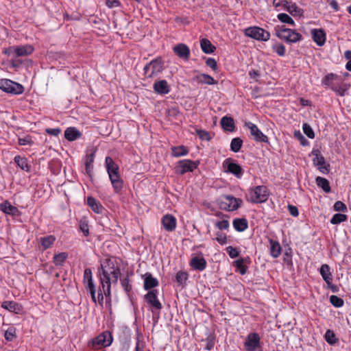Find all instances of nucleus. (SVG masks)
Here are the masks:
<instances>
[{
    "label": "nucleus",
    "instance_id": "1",
    "mask_svg": "<svg viewBox=\"0 0 351 351\" xmlns=\"http://www.w3.org/2000/svg\"><path fill=\"white\" fill-rule=\"evenodd\" d=\"M100 284L106 297L110 295L111 284H117L121 270L115 258H106L101 263Z\"/></svg>",
    "mask_w": 351,
    "mask_h": 351
},
{
    "label": "nucleus",
    "instance_id": "2",
    "mask_svg": "<svg viewBox=\"0 0 351 351\" xmlns=\"http://www.w3.org/2000/svg\"><path fill=\"white\" fill-rule=\"evenodd\" d=\"M105 165L114 193L121 194L124 182L120 175L119 165L110 156L106 157Z\"/></svg>",
    "mask_w": 351,
    "mask_h": 351
},
{
    "label": "nucleus",
    "instance_id": "3",
    "mask_svg": "<svg viewBox=\"0 0 351 351\" xmlns=\"http://www.w3.org/2000/svg\"><path fill=\"white\" fill-rule=\"evenodd\" d=\"M275 35L280 40L289 43H295L302 40L301 34L295 29L285 27L284 25H277L274 28Z\"/></svg>",
    "mask_w": 351,
    "mask_h": 351
},
{
    "label": "nucleus",
    "instance_id": "4",
    "mask_svg": "<svg viewBox=\"0 0 351 351\" xmlns=\"http://www.w3.org/2000/svg\"><path fill=\"white\" fill-rule=\"evenodd\" d=\"M341 82V77L332 73L325 75L322 80V85L329 87L339 96H343L345 95L346 89L341 86L340 84Z\"/></svg>",
    "mask_w": 351,
    "mask_h": 351
},
{
    "label": "nucleus",
    "instance_id": "5",
    "mask_svg": "<svg viewBox=\"0 0 351 351\" xmlns=\"http://www.w3.org/2000/svg\"><path fill=\"white\" fill-rule=\"evenodd\" d=\"M248 200L254 204L265 202L269 197V191L266 186L260 185L248 190Z\"/></svg>",
    "mask_w": 351,
    "mask_h": 351
},
{
    "label": "nucleus",
    "instance_id": "6",
    "mask_svg": "<svg viewBox=\"0 0 351 351\" xmlns=\"http://www.w3.org/2000/svg\"><path fill=\"white\" fill-rule=\"evenodd\" d=\"M243 201L240 198H236L232 195H227L221 196L218 200L220 209L226 211H234L241 207Z\"/></svg>",
    "mask_w": 351,
    "mask_h": 351
},
{
    "label": "nucleus",
    "instance_id": "7",
    "mask_svg": "<svg viewBox=\"0 0 351 351\" xmlns=\"http://www.w3.org/2000/svg\"><path fill=\"white\" fill-rule=\"evenodd\" d=\"M164 69V61L160 57H158L149 63L143 68L144 75L147 78H152L158 75Z\"/></svg>",
    "mask_w": 351,
    "mask_h": 351
},
{
    "label": "nucleus",
    "instance_id": "8",
    "mask_svg": "<svg viewBox=\"0 0 351 351\" xmlns=\"http://www.w3.org/2000/svg\"><path fill=\"white\" fill-rule=\"evenodd\" d=\"M34 48L31 45H24L19 46H12L5 49L3 51L5 54L12 56L14 58L27 56L34 52Z\"/></svg>",
    "mask_w": 351,
    "mask_h": 351
},
{
    "label": "nucleus",
    "instance_id": "9",
    "mask_svg": "<svg viewBox=\"0 0 351 351\" xmlns=\"http://www.w3.org/2000/svg\"><path fill=\"white\" fill-rule=\"evenodd\" d=\"M245 35L247 37L259 41H267L270 38V34L264 29L254 26L245 29Z\"/></svg>",
    "mask_w": 351,
    "mask_h": 351
},
{
    "label": "nucleus",
    "instance_id": "10",
    "mask_svg": "<svg viewBox=\"0 0 351 351\" xmlns=\"http://www.w3.org/2000/svg\"><path fill=\"white\" fill-rule=\"evenodd\" d=\"M243 346L245 351H263L259 334L256 332L249 333L246 337Z\"/></svg>",
    "mask_w": 351,
    "mask_h": 351
},
{
    "label": "nucleus",
    "instance_id": "11",
    "mask_svg": "<svg viewBox=\"0 0 351 351\" xmlns=\"http://www.w3.org/2000/svg\"><path fill=\"white\" fill-rule=\"evenodd\" d=\"M0 89L13 95H20L24 92V87L21 84L8 79L0 80Z\"/></svg>",
    "mask_w": 351,
    "mask_h": 351
},
{
    "label": "nucleus",
    "instance_id": "12",
    "mask_svg": "<svg viewBox=\"0 0 351 351\" xmlns=\"http://www.w3.org/2000/svg\"><path fill=\"white\" fill-rule=\"evenodd\" d=\"M199 162L184 159L178 162L175 166V173L178 175H184L187 172H192L197 168Z\"/></svg>",
    "mask_w": 351,
    "mask_h": 351
},
{
    "label": "nucleus",
    "instance_id": "13",
    "mask_svg": "<svg viewBox=\"0 0 351 351\" xmlns=\"http://www.w3.org/2000/svg\"><path fill=\"white\" fill-rule=\"evenodd\" d=\"M223 167L226 173L232 174L237 178H241L243 175V170L241 165L231 158H226L223 162Z\"/></svg>",
    "mask_w": 351,
    "mask_h": 351
},
{
    "label": "nucleus",
    "instance_id": "14",
    "mask_svg": "<svg viewBox=\"0 0 351 351\" xmlns=\"http://www.w3.org/2000/svg\"><path fill=\"white\" fill-rule=\"evenodd\" d=\"M311 153L315 156L313 159V164L320 172L328 174L330 171V165L326 164L324 157L322 155L321 152L319 149H313Z\"/></svg>",
    "mask_w": 351,
    "mask_h": 351
},
{
    "label": "nucleus",
    "instance_id": "15",
    "mask_svg": "<svg viewBox=\"0 0 351 351\" xmlns=\"http://www.w3.org/2000/svg\"><path fill=\"white\" fill-rule=\"evenodd\" d=\"M245 127L250 131V134L253 139L256 142L268 143V137L264 134L257 127V125L250 121L245 123Z\"/></svg>",
    "mask_w": 351,
    "mask_h": 351
},
{
    "label": "nucleus",
    "instance_id": "16",
    "mask_svg": "<svg viewBox=\"0 0 351 351\" xmlns=\"http://www.w3.org/2000/svg\"><path fill=\"white\" fill-rule=\"evenodd\" d=\"M112 342V337L109 331H104L91 341L93 348L109 346Z\"/></svg>",
    "mask_w": 351,
    "mask_h": 351
},
{
    "label": "nucleus",
    "instance_id": "17",
    "mask_svg": "<svg viewBox=\"0 0 351 351\" xmlns=\"http://www.w3.org/2000/svg\"><path fill=\"white\" fill-rule=\"evenodd\" d=\"M158 290L152 289L149 291L147 294L145 295L144 298L148 304L154 308L160 311L162 308V305L158 299Z\"/></svg>",
    "mask_w": 351,
    "mask_h": 351
},
{
    "label": "nucleus",
    "instance_id": "18",
    "mask_svg": "<svg viewBox=\"0 0 351 351\" xmlns=\"http://www.w3.org/2000/svg\"><path fill=\"white\" fill-rule=\"evenodd\" d=\"M173 52L181 59L184 60H188L190 58V49L184 43H180L176 45L173 48Z\"/></svg>",
    "mask_w": 351,
    "mask_h": 351
},
{
    "label": "nucleus",
    "instance_id": "19",
    "mask_svg": "<svg viewBox=\"0 0 351 351\" xmlns=\"http://www.w3.org/2000/svg\"><path fill=\"white\" fill-rule=\"evenodd\" d=\"M161 223L165 229L168 232L173 231L176 228V219L172 215L167 214L161 219Z\"/></svg>",
    "mask_w": 351,
    "mask_h": 351
},
{
    "label": "nucleus",
    "instance_id": "20",
    "mask_svg": "<svg viewBox=\"0 0 351 351\" xmlns=\"http://www.w3.org/2000/svg\"><path fill=\"white\" fill-rule=\"evenodd\" d=\"M190 266L195 270L202 271L206 268L207 263L204 257L195 256L191 259Z\"/></svg>",
    "mask_w": 351,
    "mask_h": 351
},
{
    "label": "nucleus",
    "instance_id": "21",
    "mask_svg": "<svg viewBox=\"0 0 351 351\" xmlns=\"http://www.w3.org/2000/svg\"><path fill=\"white\" fill-rule=\"evenodd\" d=\"M159 282L157 278L153 277L151 273H146L144 275V285L143 287L147 291L152 290L153 288L158 286Z\"/></svg>",
    "mask_w": 351,
    "mask_h": 351
},
{
    "label": "nucleus",
    "instance_id": "22",
    "mask_svg": "<svg viewBox=\"0 0 351 351\" xmlns=\"http://www.w3.org/2000/svg\"><path fill=\"white\" fill-rule=\"evenodd\" d=\"M311 34L314 42L319 47L323 46L326 42V34L322 29H313Z\"/></svg>",
    "mask_w": 351,
    "mask_h": 351
},
{
    "label": "nucleus",
    "instance_id": "23",
    "mask_svg": "<svg viewBox=\"0 0 351 351\" xmlns=\"http://www.w3.org/2000/svg\"><path fill=\"white\" fill-rule=\"evenodd\" d=\"M250 263V258L247 256L245 258H240L233 262V265L237 269L241 275H245L247 271L246 264Z\"/></svg>",
    "mask_w": 351,
    "mask_h": 351
},
{
    "label": "nucleus",
    "instance_id": "24",
    "mask_svg": "<svg viewBox=\"0 0 351 351\" xmlns=\"http://www.w3.org/2000/svg\"><path fill=\"white\" fill-rule=\"evenodd\" d=\"M154 91L160 95L168 94L170 91L168 83L165 80L156 82L153 86Z\"/></svg>",
    "mask_w": 351,
    "mask_h": 351
},
{
    "label": "nucleus",
    "instance_id": "25",
    "mask_svg": "<svg viewBox=\"0 0 351 351\" xmlns=\"http://www.w3.org/2000/svg\"><path fill=\"white\" fill-rule=\"evenodd\" d=\"M1 306L10 312L17 314L20 313L23 310L22 306L14 301H4L2 302Z\"/></svg>",
    "mask_w": 351,
    "mask_h": 351
},
{
    "label": "nucleus",
    "instance_id": "26",
    "mask_svg": "<svg viewBox=\"0 0 351 351\" xmlns=\"http://www.w3.org/2000/svg\"><path fill=\"white\" fill-rule=\"evenodd\" d=\"M285 3L283 5L286 8L287 10L293 16H301L303 15V10L299 8L293 1H284Z\"/></svg>",
    "mask_w": 351,
    "mask_h": 351
},
{
    "label": "nucleus",
    "instance_id": "27",
    "mask_svg": "<svg viewBox=\"0 0 351 351\" xmlns=\"http://www.w3.org/2000/svg\"><path fill=\"white\" fill-rule=\"evenodd\" d=\"M87 205L92 209L93 212L97 214L102 213L104 210L102 204L92 196L87 197Z\"/></svg>",
    "mask_w": 351,
    "mask_h": 351
},
{
    "label": "nucleus",
    "instance_id": "28",
    "mask_svg": "<svg viewBox=\"0 0 351 351\" xmlns=\"http://www.w3.org/2000/svg\"><path fill=\"white\" fill-rule=\"evenodd\" d=\"M83 282L87 291L95 287L93 280L92 270L90 268H86L84 269Z\"/></svg>",
    "mask_w": 351,
    "mask_h": 351
},
{
    "label": "nucleus",
    "instance_id": "29",
    "mask_svg": "<svg viewBox=\"0 0 351 351\" xmlns=\"http://www.w3.org/2000/svg\"><path fill=\"white\" fill-rule=\"evenodd\" d=\"M56 241V238L54 235H48L46 237H40L39 239V242L40 244L41 250L43 251H45L51 247Z\"/></svg>",
    "mask_w": 351,
    "mask_h": 351
},
{
    "label": "nucleus",
    "instance_id": "30",
    "mask_svg": "<svg viewBox=\"0 0 351 351\" xmlns=\"http://www.w3.org/2000/svg\"><path fill=\"white\" fill-rule=\"evenodd\" d=\"M0 209L4 213L15 216L19 213V209L12 206L8 201H5L0 204Z\"/></svg>",
    "mask_w": 351,
    "mask_h": 351
},
{
    "label": "nucleus",
    "instance_id": "31",
    "mask_svg": "<svg viewBox=\"0 0 351 351\" xmlns=\"http://www.w3.org/2000/svg\"><path fill=\"white\" fill-rule=\"evenodd\" d=\"M220 123L225 131L233 132L235 130L234 121L231 117L225 116L222 117Z\"/></svg>",
    "mask_w": 351,
    "mask_h": 351
},
{
    "label": "nucleus",
    "instance_id": "32",
    "mask_svg": "<svg viewBox=\"0 0 351 351\" xmlns=\"http://www.w3.org/2000/svg\"><path fill=\"white\" fill-rule=\"evenodd\" d=\"M82 133L75 128L70 127L64 131V137L69 141H73L79 138Z\"/></svg>",
    "mask_w": 351,
    "mask_h": 351
},
{
    "label": "nucleus",
    "instance_id": "33",
    "mask_svg": "<svg viewBox=\"0 0 351 351\" xmlns=\"http://www.w3.org/2000/svg\"><path fill=\"white\" fill-rule=\"evenodd\" d=\"M319 273L326 284H329L330 281H332V274L328 265L323 264L319 269Z\"/></svg>",
    "mask_w": 351,
    "mask_h": 351
},
{
    "label": "nucleus",
    "instance_id": "34",
    "mask_svg": "<svg viewBox=\"0 0 351 351\" xmlns=\"http://www.w3.org/2000/svg\"><path fill=\"white\" fill-rule=\"evenodd\" d=\"M195 80L202 84L213 85L217 84V82L214 78L205 73H201L195 77Z\"/></svg>",
    "mask_w": 351,
    "mask_h": 351
},
{
    "label": "nucleus",
    "instance_id": "35",
    "mask_svg": "<svg viewBox=\"0 0 351 351\" xmlns=\"http://www.w3.org/2000/svg\"><path fill=\"white\" fill-rule=\"evenodd\" d=\"M232 225L237 232H243L248 228V221L245 218H236Z\"/></svg>",
    "mask_w": 351,
    "mask_h": 351
},
{
    "label": "nucleus",
    "instance_id": "36",
    "mask_svg": "<svg viewBox=\"0 0 351 351\" xmlns=\"http://www.w3.org/2000/svg\"><path fill=\"white\" fill-rule=\"evenodd\" d=\"M95 158V152H92L90 154H88L85 158V171L89 177L92 176V173L93 170V163L94 162Z\"/></svg>",
    "mask_w": 351,
    "mask_h": 351
},
{
    "label": "nucleus",
    "instance_id": "37",
    "mask_svg": "<svg viewBox=\"0 0 351 351\" xmlns=\"http://www.w3.org/2000/svg\"><path fill=\"white\" fill-rule=\"evenodd\" d=\"M201 49L204 53L210 54L215 51L216 47L207 38H202L200 40Z\"/></svg>",
    "mask_w": 351,
    "mask_h": 351
},
{
    "label": "nucleus",
    "instance_id": "38",
    "mask_svg": "<svg viewBox=\"0 0 351 351\" xmlns=\"http://www.w3.org/2000/svg\"><path fill=\"white\" fill-rule=\"evenodd\" d=\"M270 254L274 258H278L281 254L282 248L278 241L270 240Z\"/></svg>",
    "mask_w": 351,
    "mask_h": 351
},
{
    "label": "nucleus",
    "instance_id": "39",
    "mask_svg": "<svg viewBox=\"0 0 351 351\" xmlns=\"http://www.w3.org/2000/svg\"><path fill=\"white\" fill-rule=\"evenodd\" d=\"M15 163L23 171L27 172L29 171L30 167L27 163V160L25 157H21L20 156H16L14 158Z\"/></svg>",
    "mask_w": 351,
    "mask_h": 351
},
{
    "label": "nucleus",
    "instance_id": "40",
    "mask_svg": "<svg viewBox=\"0 0 351 351\" xmlns=\"http://www.w3.org/2000/svg\"><path fill=\"white\" fill-rule=\"evenodd\" d=\"M317 185L320 187L324 192L329 193L331 191L330 184L326 178L318 176L315 179Z\"/></svg>",
    "mask_w": 351,
    "mask_h": 351
},
{
    "label": "nucleus",
    "instance_id": "41",
    "mask_svg": "<svg viewBox=\"0 0 351 351\" xmlns=\"http://www.w3.org/2000/svg\"><path fill=\"white\" fill-rule=\"evenodd\" d=\"M189 152V150L184 145L171 147V155L173 157H180L186 156Z\"/></svg>",
    "mask_w": 351,
    "mask_h": 351
},
{
    "label": "nucleus",
    "instance_id": "42",
    "mask_svg": "<svg viewBox=\"0 0 351 351\" xmlns=\"http://www.w3.org/2000/svg\"><path fill=\"white\" fill-rule=\"evenodd\" d=\"M243 145V141L241 138L237 137L232 139L230 143V150L234 153L240 151Z\"/></svg>",
    "mask_w": 351,
    "mask_h": 351
},
{
    "label": "nucleus",
    "instance_id": "43",
    "mask_svg": "<svg viewBox=\"0 0 351 351\" xmlns=\"http://www.w3.org/2000/svg\"><path fill=\"white\" fill-rule=\"evenodd\" d=\"M277 18L280 22H282L283 23H286V24L290 25L291 26L295 25V23L294 21L293 20V19L290 16H289L287 14L280 13L278 14Z\"/></svg>",
    "mask_w": 351,
    "mask_h": 351
},
{
    "label": "nucleus",
    "instance_id": "44",
    "mask_svg": "<svg viewBox=\"0 0 351 351\" xmlns=\"http://www.w3.org/2000/svg\"><path fill=\"white\" fill-rule=\"evenodd\" d=\"M195 132L202 141H210L214 136V134H211L204 130L197 129Z\"/></svg>",
    "mask_w": 351,
    "mask_h": 351
},
{
    "label": "nucleus",
    "instance_id": "45",
    "mask_svg": "<svg viewBox=\"0 0 351 351\" xmlns=\"http://www.w3.org/2000/svg\"><path fill=\"white\" fill-rule=\"evenodd\" d=\"M68 257L66 252H60L55 254L53 257V263L56 265H62Z\"/></svg>",
    "mask_w": 351,
    "mask_h": 351
},
{
    "label": "nucleus",
    "instance_id": "46",
    "mask_svg": "<svg viewBox=\"0 0 351 351\" xmlns=\"http://www.w3.org/2000/svg\"><path fill=\"white\" fill-rule=\"evenodd\" d=\"M189 277L188 274L184 271H179L176 276V282L179 285L183 286Z\"/></svg>",
    "mask_w": 351,
    "mask_h": 351
},
{
    "label": "nucleus",
    "instance_id": "47",
    "mask_svg": "<svg viewBox=\"0 0 351 351\" xmlns=\"http://www.w3.org/2000/svg\"><path fill=\"white\" fill-rule=\"evenodd\" d=\"M4 337L8 341H13L16 337V328L13 326L9 327L4 333Z\"/></svg>",
    "mask_w": 351,
    "mask_h": 351
},
{
    "label": "nucleus",
    "instance_id": "48",
    "mask_svg": "<svg viewBox=\"0 0 351 351\" xmlns=\"http://www.w3.org/2000/svg\"><path fill=\"white\" fill-rule=\"evenodd\" d=\"M348 219L347 215L341 213L335 214L330 219L332 224H338L341 222L346 221Z\"/></svg>",
    "mask_w": 351,
    "mask_h": 351
},
{
    "label": "nucleus",
    "instance_id": "49",
    "mask_svg": "<svg viewBox=\"0 0 351 351\" xmlns=\"http://www.w3.org/2000/svg\"><path fill=\"white\" fill-rule=\"evenodd\" d=\"M120 281L123 289L128 294H129L132 291V285L130 283V280L128 276H127L125 278H121Z\"/></svg>",
    "mask_w": 351,
    "mask_h": 351
},
{
    "label": "nucleus",
    "instance_id": "50",
    "mask_svg": "<svg viewBox=\"0 0 351 351\" xmlns=\"http://www.w3.org/2000/svg\"><path fill=\"white\" fill-rule=\"evenodd\" d=\"M330 302L337 308H339L343 306V300L337 295H332L330 297Z\"/></svg>",
    "mask_w": 351,
    "mask_h": 351
},
{
    "label": "nucleus",
    "instance_id": "51",
    "mask_svg": "<svg viewBox=\"0 0 351 351\" xmlns=\"http://www.w3.org/2000/svg\"><path fill=\"white\" fill-rule=\"evenodd\" d=\"M272 49L279 56H284L285 55L286 49L285 47L282 44L278 43L272 46Z\"/></svg>",
    "mask_w": 351,
    "mask_h": 351
},
{
    "label": "nucleus",
    "instance_id": "52",
    "mask_svg": "<svg viewBox=\"0 0 351 351\" xmlns=\"http://www.w3.org/2000/svg\"><path fill=\"white\" fill-rule=\"evenodd\" d=\"M325 339L330 345L336 343L337 339L333 331L328 330L325 333Z\"/></svg>",
    "mask_w": 351,
    "mask_h": 351
},
{
    "label": "nucleus",
    "instance_id": "53",
    "mask_svg": "<svg viewBox=\"0 0 351 351\" xmlns=\"http://www.w3.org/2000/svg\"><path fill=\"white\" fill-rule=\"evenodd\" d=\"M215 226L220 230H228L230 226L229 221L227 219H222L215 223Z\"/></svg>",
    "mask_w": 351,
    "mask_h": 351
},
{
    "label": "nucleus",
    "instance_id": "54",
    "mask_svg": "<svg viewBox=\"0 0 351 351\" xmlns=\"http://www.w3.org/2000/svg\"><path fill=\"white\" fill-rule=\"evenodd\" d=\"M303 132L309 138H314L315 137V133L311 127L310 125L308 123H304L302 126Z\"/></svg>",
    "mask_w": 351,
    "mask_h": 351
},
{
    "label": "nucleus",
    "instance_id": "55",
    "mask_svg": "<svg viewBox=\"0 0 351 351\" xmlns=\"http://www.w3.org/2000/svg\"><path fill=\"white\" fill-rule=\"evenodd\" d=\"M226 250L231 258H234L238 257L240 254L239 250L236 247H233L232 246L227 247Z\"/></svg>",
    "mask_w": 351,
    "mask_h": 351
},
{
    "label": "nucleus",
    "instance_id": "56",
    "mask_svg": "<svg viewBox=\"0 0 351 351\" xmlns=\"http://www.w3.org/2000/svg\"><path fill=\"white\" fill-rule=\"evenodd\" d=\"M80 229L83 232L85 237L89 235V227L86 220H80Z\"/></svg>",
    "mask_w": 351,
    "mask_h": 351
},
{
    "label": "nucleus",
    "instance_id": "57",
    "mask_svg": "<svg viewBox=\"0 0 351 351\" xmlns=\"http://www.w3.org/2000/svg\"><path fill=\"white\" fill-rule=\"evenodd\" d=\"M215 240L221 245H224L227 243V236L221 232H217L216 234Z\"/></svg>",
    "mask_w": 351,
    "mask_h": 351
},
{
    "label": "nucleus",
    "instance_id": "58",
    "mask_svg": "<svg viewBox=\"0 0 351 351\" xmlns=\"http://www.w3.org/2000/svg\"><path fill=\"white\" fill-rule=\"evenodd\" d=\"M333 208L336 211L346 212L348 210L346 205L341 201H337L335 203Z\"/></svg>",
    "mask_w": 351,
    "mask_h": 351
},
{
    "label": "nucleus",
    "instance_id": "59",
    "mask_svg": "<svg viewBox=\"0 0 351 351\" xmlns=\"http://www.w3.org/2000/svg\"><path fill=\"white\" fill-rule=\"evenodd\" d=\"M206 64L208 66L211 68L213 71H216L218 69L217 63L214 58H208L206 60Z\"/></svg>",
    "mask_w": 351,
    "mask_h": 351
},
{
    "label": "nucleus",
    "instance_id": "60",
    "mask_svg": "<svg viewBox=\"0 0 351 351\" xmlns=\"http://www.w3.org/2000/svg\"><path fill=\"white\" fill-rule=\"evenodd\" d=\"M294 136L298 139L300 142V144L303 146L307 145L308 141L305 138V137L302 135V134L300 131H295L294 132Z\"/></svg>",
    "mask_w": 351,
    "mask_h": 351
},
{
    "label": "nucleus",
    "instance_id": "61",
    "mask_svg": "<svg viewBox=\"0 0 351 351\" xmlns=\"http://www.w3.org/2000/svg\"><path fill=\"white\" fill-rule=\"evenodd\" d=\"M19 144L20 145H32L33 144V141L29 137L19 138Z\"/></svg>",
    "mask_w": 351,
    "mask_h": 351
},
{
    "label": "nucleus",
    "instance_id": "62",
    "mask_svg": "<svg viewBox=\"0 0 351 351\" xmlns=\"http://www.w3.org/2000/svg\"><path fill=\"white\" fill-rule=\"evenodd\" d=\"M45 132L48 134H50V135L54 136H57L60 134L61 130L58 128H47L45 130Z\"/></svg>",
    "mask_w": 351,
    "mask_h": 351
},
{
    "label": "nucleus",
    "instance_id": "63",
    "mask_svg": "<svg viewBox=\"0 0 351 351\" xmlns=\"http://www.w3.org/2000/svg\"><path fill=\"white\" fill-rule=\"evenodd\" d=\"M206 341L205 350H211L215 346L214 339L209 337L206 339Z\"/></svg>",
    "mask_w": 351,
    "mask_h": 351
},
{
    "label": "nucleus",
    "instance_id": "64",
    "mask_svg": "<svg viewBox=\"0 0 351 351\" xmlns=\"http://www.w3.org/2000/svg\"><path fill=\"white\" fill-rule=\"evenodd\" d=\"M288 210L289 213L293 217H298L299 215L298 209L296 206L293 205L288 206Z\"/></svg>",
    "mask_w": 351,
    "mask_h": 351
}]
</instances>
